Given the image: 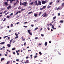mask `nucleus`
<instances>
[{
    "instance_id": "57",
    "label": "nucleus",
    "mask_w": 64,
    "mask_h": 64,
    "mask_svg": "<svg viewBox=\"0 0 64 64\" xmlns=\"http://www.w3.org/2000/svg\"><path fill=\"white\" fill-rule=\"evenodd\" d=\"M31 26L32 27H34V26L33 25H31Z\"/></svg>"
},
{
    "instance_id": "23",
    "label": "nucleus",
    "mask_w": 64,
    "mask_h": 64,
    "mask_svg": "<svg viewBox=\"0 0 64 64\" xmlns=\"http://www.w3.org/2000/svg\"><path fill=\"white\" fill-rule=\"evenodd\" d=\"M14 39H13L12 40H11L10 41V43H12V41H13V40Z\"/></svg>"
},
{
    "instance_id": "10",
    "label": "nucleus",
    "mask_w": 64,
    "mask_h": 64,
    "mask_svg": "<svg viewBox=\"0 0 64 64\" xmlns=\"http://www.w3.org/2000/svg\"><path fill=\"white\" fill-rule=\"evenodd\" d=\"M11 44H7V47H10L11 46Z\"/></svg>"
},
{
    "instance_id": "31",
    "label": "nucleus",
    "mask_w": 64,
    "mask_h": 64,
    "mask_svg": "<svg viewBox=\"0 0 64 64\" xmlns=\"http://www.w3.org/2000/svg\"><path fill=\"white\" fill-rule=\"evenodd\" d=\"M14 6H16L17 5V4L16 3H14Z\"/></svg>"
},
{
    "instance_id": "9",
    "label": "nucleus",
    "mask_w": 64,
    "mask_h": 64,
    "mask_svg": "<svg viewBox=\"0 0 64 64\" xmlns=\"http://www.w3.org/2000/svg\"><path fill=\"white\" fill-rule=\"evenodd\" d=\"M62 9V7H61L60 8V7H58V8H57V9H56V10H60H60H61Z\"/></svg>"
},
{
    "instance_id": "30",
    "label": "nucleus",
    "mask_w": 64,
    "mask_h": 64,
    "mask_svg": "<svg viewBox=\"0 0 64 64\" xmlns=\"http://www.w3.org/2000/svg\"><path fill=\"white\" fill-rule=\"evenodd\" d=\"M38 29V28H36L34 29V31H35L36 30H37Z\"/></svg>"
},
{
    "instance_id": "14",
    "label": "nucleus",
    "mask_w": 64,
    "mask_h": 64,
    "mask_svg": "<svg viewBox=\"0 0 64 64\" xmlns=\"http://www.w3.org/2000/svg\"><path fill=\"white\" fill-rule=\"evenodd\" d=\"M34 16L35 17H37V16H38V15L37 14H34Z\"/></svg>"
},
{
    "instance_id": "37",
    "label": "nucleus",
    "mask_w": 64,
    "mask_h": 64,
    "mask_svg": "<svg viewBox=\"0 0 64 64\" xmlns=\"http://www.w3.org/2000/svg\"><path fill=\"white\" fill-rule=\"evenodd\" d=\"M17 38H18V36H16L15 37V39H16Z\"/></svg>"
},
{
    "instance_id": "39",
    "label": "nucleus",
    "mask_w": 64,
    "mask_h": 64,
    "mask_svg": "<svg viewBox=\"0 0 64 64\" xmlns=\"http://www.w3.org/2000/svg\"><path fill=\"white\" fill-rule=\"evenodd\" d=\"M13 24H12L11 25V27H13Z\"/></svg>"
},
{
    "instance_id": "58",
    "label": "nucleus",
    "mask_w": 64,
    "mask_h": 64,
    "mask_svg": "<svg viewBox=\"0 0 64 64\" xmlns=\"http://www.w3.org/2000/svg\"><path fill=\"white\" fill-rule=\"evenodd\" d=\"M60 13H58V16H60Z\"/></svg>"
},
{
    "instance_id": "64",
    "label": "nucleus",
    "mask_w": 64,
    "mask_h": 64,
    "mask_svg": "<svg viewBox=\"0 0 64 64\" xmlns=\"http://www.w3.org/2000/svg\"><path fill=\"white\" fill-rule=\"evenodd\" d=\"M10 27V26H7L8 28H9Z\"/></svg>"
},
{
    "instance_id": "26",
    "label": "nucleus",
    "mask_w": 64,
    "mask_h": 64,
    "mask_svg": "<svg viewBox=\"0 0 64 64\" xmlns=\"http://www.w3.org/2000/svg\"><path fill=\"white\" fill-rule=\"evenodd\" d=\"M16 49V48H12V51H14V50H15Z\"/></svg>"
},
{
    "instance_id": "13",
    "label": "nucleus",
    "mask_w": 64,
    "mask_h": 64,
    "mask_svg": "<svg viewBox=\"0 0 64 64\" xmlns=\"http://www.w3.org/2000/svg\"><path fill=\"white\" fill-rule=\"evenodd\" d=\"M8 9H11V6H9L7 8Z\"/></svg>"
},
{
    "instance_id": "63",
    "label": "nucleus",
    "mask_w": 64,
    "mask_h": 64,
    "mask_svg": "<svg viewBox=\"0 0 64 64\" xmlns=\"http://www.w3.org/2000/svg\"><path fill=\"white\" fill-rule=\"evenodd\" d=\"M23 41H25V39H22Z\"/></svg>"
},
{
    "instance_id": "4",
    "label": "nucleus",
    "mask_w": 64,
    "mask_h": 64,
    "mask_svg": "<svg viewBox=\"0 0 64 64\" xmlns=\"http://www.w3.org/2000/svg\"><path fill=\"white\" fill-rule=\"evenodd\" d=\"M46 8V6H44L43 7V8H41L40 9V10H43V9H44Z\"/></svg>"
},
{
    "instance_id": "38",
    "label": "nucleus",
    "mask_w": 64,
    "mask_h": 64,
    "mask_svg": "<svg viewBox=\"0 0 64 64\" xmlns=\"http://www.w3.org/2000/svg\"><path fill=\"white\" fill-rule=\"evenodd\" d=\"M37 56H34V58H37Z\"/></svg>"
},
{
    "instance_id": "53",
    "label": "nucleus",
    "mask_w": 64,
    "mask_h": 64,
    "mask_svg": "<svg viewBox=\"0 0 64 64\" xmlns=\"http://www.w3.org/2000/svg\"><path fill=\"white\" fill-rule=\"evenodd\" d=\"M26 23H28V22H24L25 24H26Z\"/></svg>"
},
{
    "instance_id": "33",
    "label": "nucleus",
    "mask_w": 64,
    "mask_h": 64,
    "mask_svg": "<svg viewBox=\"0 0 64 64\" xmlns=\"http://www.w3.org/2000/svg\"><path fill=\"white\" fill-rule=\"evenodd\" d=\"M57 1L58 2V3H59V2H60V0H57Z\"/></svg>"
},
{
    "instance_id": "51",
    "label": "nucleus",
    "mask_w": 64,
    "mask_h": 64,
    "mask_svg": "<svg viewBox=\"0 0 64 64\" xmlns=\"http://www.w3.org/2000/svg\"><path fill=\"white\" fill-rule=\"evenodd\" d=\"M48 30H50V28H48Z\"/></svg>"
},
{
    "instance_id": "62",
    "label": "nucleus",
    "mask_w": 64,
    "mask_h": 64,
    "mask_svg": "<svg viewBox=\"0 0 64 64\" xmlns=\"http://www.w3.org/2000/svg\"><path fill=\"white\" fill-rule=\"evenodd\" d=\"M50 26H52V24L50 23Z\"/></svg>"
},
{
    "instance_id": "55",
    "label": "nucleus",
    "mask_w": 64,
    "mask_h": 64,
    "mask_svg": "<svg viewBox=\"0 0 64 64\" xmlns=\"http://www.w3.org/2000/svg\"><path fill=\"white\" fill-rule=\"evenodd\" d=\"M13 15V13H12L11 14H10V16H12V15Z\"/></svg>"
},
{
    "instance_id": "41",
    "label": "nucleus",
    "mask_w": 64,
    "mask_h": 64,
    "mask_svg": "<svg viewBox=\"0 0 64 64\" xmlns=\"http://www.w3.org/2000/svg\"><path fill=\"white\" fill-rule=\"evenodd\" d=\"M16 52V53H18V52H20V50H18V51H17Z\"/></svg>"
},
{
    "instance_id": "48",
    "label": "nucleus",
    "mask_w": 64,
    "mask_h": 64,
    "mask_svg": "<svg viewBox=\"0 0 64 64\" xmlns=\"http://www.w3.org/2000/svg\"><path fill=\"white\" fill-rule=\"evenodd\" d=\"M24 10H25L22 9V10H21V11H24Z\"/></svg>"
},
{
    "instance_id": "59",
    "label": "nucleus",
    "mask_w": 64,
    "mask_h": 64,
    "mask_svg": "<svg viewBox=\"0 0 64 64\" xmlns=\"http://www.w3.org/2000/svg\"><path fill=\"white\" fill-rule=\"evenodd\" d=\"M7 12V10L5 12H4V13H6Z\"/></svg>"
},
{
    "instance_id": "2",
    "label": "nucleus",
    "mask_w": 64,
    "mask_h": 64,
    "mask_svg": "<svg viewBox=\"0 0 64 64\" xmlns=\"http://www.w3.org/2000/svg\"><path fill=\"white\" fill-rule=\"evenodd\" d=\"M47 16V14L46 12L44 13L42 15V16L43 17H46Z\"/></svg>"
},
{
    "instance_id": "47",
    "label": "nucleus",
    "mask_w": 64,
    "mask_h": 64,
    "mask_svg": "<svg viewBox=\"0 0 64 64\" xmlns=\"http://www.w3.org/2000/svg\"><path fill=\"white\" fill-rule=\"evenodd\" d=\"M15 41L13 40V42H12L13 43H15Z\"/></svg>"
},
{
    "instance_id": "44",
    "label": "nucleus",
    "mask_w": 64,
    "mask_h": 64,
    "mask_svg": "<svg viewBox=\"0 0 64 64\" xmlns=\"http://www.w3.org/2000/svg\"><path fill=\"white\" fill-rule=\"evenodd\" d=\"M35 39H38V37H36L35 38Z\"/></svg>"
},
{
    "instance_id": "35",
    "label": "nucleus",
    "mask_w": 64,
    "mask_h": 64,
    "mask_svg": "<svg viewBox=\"0 0 64 64\" xmlns=\"http://www.w3.org/2000/svg\"><path fill=\"white\" fill-rule=\"evenodd\" d=\"M18 9L19 10H20V9H21V7L20 6H19V7H18Z\"/></svg>"
},
{
    "instance_id": "18",
    "label": "nucleus",
    "mask_w": 64,
    "mask_h": 64,
    "mask_svg": "<svg viewBox=\"0 0 64 64\" xmlns=\"http://www.w3.org/2000/svg\"><path fill=\"white\" fill-rule=\"evenodd\" d=\"M64 22L63 20H60V23H63Z\"/></svg>"
},
{
    "instance_id": "54",
    "label": "nucleus",
    "mask_w": 64,
    "mask_h": 64,
    "mask_svg": "<svg viewBox=\"0 0 64 64\" xmlns=\"http://www.w3.org/2000/svg\"><path fill=\"white\" fill-rule=\"evenodd\" d=\"M19 59H17L16 60V61L17 62H18V61H19Z\"/></svg>"
},
{
    "instance_id": "49",
    "label": "nucleus",
    "mask_w": 64,
    "mask_h": 64,
    "mask_svg": "<svg viewBox=\"0 0 64 64\" xmlns=\"http://www.w3.org/2000/svg\"><path fill=\"white\" fill-rule=\"evenodd\" d=\"M57 9V8H55V10H56Z\"/></svg>"
},
{
    "instance_id": "60",
    "label": "nucleus",
    "mask_w": 64,
    "mask_h": 64,
    "mask_svg": "<svg viewBox=\"0 0 64 64\" xmlns=\"http://www.w3.org/2000/svg\"><path fill=\"white\" fill-rule=\"evenodd\" d=\"M13 54H14V55H15L16 53H15V52H13Z\"/></svg>"
},
{
    "instance_id": "21",
    "label": "nucleus",
    "mask_w": 64,
    "mask_h": 64,
    "mask_svg": "<svg viewBox=\"0 0 64 64\" xmlns=\"http://www.w3.org/2000/svg\"><path fill=\"white\" fill-rule=\"evenodd\" d=\"M30 5H33V4H34V3H33V2H32L31 3H30Z\"/></svg>"
},
{
    "instance_id": "5",
    "label": "nucleus",
    "mask_w": 64,
    "mask_h": 64,
    "mask_svg": "<svg viewBox=\"0 0 64 64\" xmlns=\"http://www.w3.org/2000/svg\"><path fill=\"white\" fill-rule=\"evenodd\" d=\"M35 5H36V6H38V2L37 1V0H36L35 1Z\"/></svg>"
},
{
    "instance_id": "25",
    "label": "nucleus",
    "mask_w": 64,
    "mask_h": 64,
    "mask_svg": "<svg viewBox=\"0 0 64 64\" xmlns=\"http://www.w3.org/2000/svg\"><path fill=\"white\" fill-rule=\"evenodd\" d=\"M56 18V17L55 16L53 18V20H55V19Z\"/></svg>"
},
{
    "instance_id": "29",
    "label": "nucleus",
    "mask_w": 64,
    "mask_h": 64,
    "mask_svg": "<svg viewBox=\"0 0 64 64\" xmlns=\"http://www.w3.org/2000/svg\"><path fill=\"white\" fill-rule=\"evenodd\" d=\"M53 4V3L52 2H51L50 3V5H51Z\"/></svg>"
},
{
    "instance_id": "24",
    "label": "nucleus",
    "mask_w": 64,
    "mask_h": 64,
    "mask_svg": "<svg viewBox=\"0 0 64 64\" xmlns=\"http://www.w3.org/2000/svg\"><path fill=\"white\" fill-rule=\"evenodd\" d=\"M15 35L16 36H18V34H17L16 33H15Z\"/></svg>"
},
{
    "instance_id": "8",
    "label": "nucleus",
    "mask_w": 64,
    "mask_h": 64,
    "mask_svg": "<svg viewBox=\"0 0 64 64\" xmlns=\"http://www.w3.org/2000/svg\"><path fill=\"white\" fill-rule=\"evenodd\" d=\"M38 6H39V5H41V2L39 1L38 2Z\"/></svg>"
},
{
    "instance_id": "46",
    "label": "nucleus",
    "mask_w": 64,
    "mask_h": 64,
    "mask_svg": "<svg viewBox=\"0 0 64 64\" xmlns=\"http://www.w3.org/2000/svg\"><path fill=\"white\" fill-rule=\"evenodd\" d=\"M41 45H42V44H39L38 45V46H41Z\"/></svg>"
},
{
    "instance_id": "34",
    "label": "nucleus",
    "mask_w": 64,
    "mask_h": 64,
    "mask_svg": "<svg viewBox=\"0 0 64 64\" xmlns=\"http://www.w3.org/2000/svg\"><path fill=\"white\" fill-rule=\"evenodd\" d=\"M39 54L40 55H42V53H41V52H39Z\"/></svg>"
},
{
    "instance_id": "27",
    "label": "nucleus",
    "mask_w": 64,
    "mask_h": 64,
    "mask_svg": "<svg viewBox=\"0 0 64 64\" xmlns=\"http://www.w3.org/2000/svg\"><path fill=\"white\" fill-rule=\"evenodd\" d=\"M64 4H62V8H63V7H64Z\"/></svg>"
},
{
    "instance_id": "20",
    "label": "nucleus",
    "mask_w": 64,
    "mask_h": 64,
    "mask_svg": "<svg viewBox=\"0 0 64 64\" xmlns=\"http://www.w3.org/2000/svg\"><path fill=\"white\" fill-rule=\"evenodd\" d=\"M45 45L46 46L47 45V42H46L45 44Z\"/></svg>"
},
{
    "instance_id": "32",
    "label": "nucleus",
    "mask_w": 64,
    "mask_h": 64,
    "mask_svg": "<svg viewBox=\"0 0 64 64\" xmlns=\"http://www.w3.org/2000/svg\"><path fill=\"white\" fill-rule=\"evenodd\" d=\"M51 6H48L47 7V8H48V9H49V8H51Z\"/></svg>"
},
{
    "instance_id": "50",
    "label": "nucleus",
    "mask_w": 64,
    "mask_h": 64,
    "mask_svg": "<svg viewBox=\"0 0 64 64\" xmlns=\"http://www.w3.org/2000/svg\"><path fill=\"white\" fill-rule=\"evenodd\" d=\"M17 53V55H19V53H18V52H16Z\"/></svg>"
},
{
    "instance_id": "52",
    "label": "nucleus",
    "mask_w": 64,
    "mask_h": 64,
    "mask_svg": "<svg viewBox=\"0 0 64 64\" xmlns=\"http://www.w3.org/2000/svg\"><path fill=\"white\" fill-rule=\"evenodd\" d=\"M7 18H10L9 16H7Z\"/></svg>"
},
{
    "instance_id": "16",
    "label": "nucleus",
    "mask_w": 64,
    "mask_h": 64,
    "mask_svg": "<svg viewBox=\"0 0 64 64\" xmlns=\"http://www.w3.org/2000/svg\"><path fill=\"white\" fill-rule=\"evenodd\" d=\"M5 44V42H1L0 44H1V45H2V44Z\"/></svg>"
},
{
    "instance_id": "17",
    "label": "nucleus",
    "mask_w": 64,
    "mask_h": 64,
    "mask_svg": "<svg viewBox=\"0 0 64 64\" xmlns=\"http://www.w3.org/2000/svg\"><path fill=\"white\" fill-rule=\"evenodd\" d=\"M41 14H42V12H40L39 14H38V16H40V15H41Z\"/></svg>"
},
{
    "instance_id": "6",
    "label": "nucleus",
    "mask_w": 64,
    "mask_h": 64,
    "mask_svg": "<svg viewBox=\"0 0 64 64\" xmlns=\"http://www.w3.org/2000/svg\"><path fill=\"white\" fill-rule=\"evenodd\" d=\"M4 4L5 5V6H8V2H6L4 3Z\"/></svg>"
},
{
    "instance_id": "3",
    "label": "nucleus",
    "mask_w": 64,
    "mask_h": 64,
    "mask_svg": "<svg viewBox=\"0 0 64 64\" xmlns=\"http://www.w3.org/2000/svg\"><path fill=\"white\" fill-rule=\"evenodd\" d=\"M31 30H28V32L30 35H32V33H31Z\"/></svg>"
},
{
    "instance_id": "61",
    "label": "nucleus",
    "mask_w": 64,
    "mask_h": 64,
    "mask_svg": "<svg viewBox=\"0 0 64 64\" xmlns=\"http://www.w3.org/2000/svg\"><path fill=\"white\" fill-rule=\"evenodd\" d=\"M41 35L42 36V37H43L44 36V35L42 34H41Z\"/></svg>"
},
{
    "instance_id": "36",
    "label": "nucleus",
    "mask_w": 64,
    "mask_h": 64,
    "mask_svg": "<svg viewBox=\"0 0 64 64\" xmlns=\"http://www.w3.org/2000/svg\"><path fill=\"white\" fill-rule=\"evenodd\" d=\"M16 3H19V0H16Z\"/></svg>"
},
{
    "instance_id": "43",
    "label": "nucleus",
    "mask_w": 64,
    "mask_h": 64,
    "mask_svg": "<svg viewBox=\"0 0 64 64\" xmlns=\"http://www.w3.org/2000/svg\"><path fill=\"white\" fill-rule=\"evenodd\" d=\"M24 27H25V28H27L28 27V26H24Z\"/></svg>"
},
{
    "instance_id": "45",
    "label": "nucleus",
    "mask_w": 64,
    "mask_h": 64,
    "mask_svg": "<svg viewBox=\"0 0 64 64\" xmlns=\"http://www.w3.org/2000/svg\"><path fill=\"white\" fill-rule=\"evenodd\" d=\"M52 28L53 29L54 28V26L53 25H52Z\"/></svg>"
},
{
    "instance_id": "22",
    "label": "nucleus",
    "mask_w": 64,
    "mask_h": 64,
    "mask_svg": "<svg viewBox=\"0 0 64 64\" xmlns=\"http://www.w3.org/2000/svg\"><path fill=\"white\" fill-rule=\"evenodd\" d=\"M33 13V12H30L28 13V14L29 15H30V14H31V13Z\"/></svg>"
},
{
    "instance_id": "42",
    "label": "nucleus",
    "mask_w": 64,
    "mask_h": 64,
    "mask_svg": "<svg viewBox=\"0 0 64 64\" xmlns=\"http://www.w3.org/2000/svg\"><path fill=\"white\" fill-rule=\"evenodd\" d=\"M26 42H25L24 43V46H25V45H26Z\"/></svg>"
},
{
    "instance_id": "15",
    "label": "nucleus",
    "mask_w": 64,
    "mask_h": 64,
    "mask_svg": "<svg viewBox=\"0 0 64 64\" xmlns=\"http://www.w3.org/2000/svg\"><path fill=\"white\" fill-rule=\"evenodd\" d=\"M5 59V58H2L1 60V61L2 62L3 61V60H4Z\"/></svg>"
},
{
    "instance_id": "28",
    "label": "nucleus",
    "mask_w": 64,
    "mask_h": 64,
    "mask_svg": "<svg viewBox=\"0 0 64 64\" xmlns=\"http://www.w3.org/2000/svg\"><path fill=\"white\" fill-rule=\"evenodd\" d=\"M8 37V36H5V37H4V39H5V38H6V37Z\"/></svg>"
},
{
    "instance_id": "11",
    "label": "nucleus",
    "mask_w": 64,
    "mask_h": 64,
    "mask_svg": "<svg viewBox=\"0 0 64 64\" xmlns=\"http://www.w3.org/2000/svg\"><path fill=\"white\" fill-rule=\"evenodd\" d=\"M25 63H29V61L28 60H27L26 61V62H24Z\"/></svg>"
},
{
    "instance_id": "56",
    "label": "nucleus",
    "mask_w": 64,
    "mask_h": 64,
    "mask_svg": "<svg viewBox=\"0 0 64 64\" xmlns=\"http://www.w3.org/2000/svg\"><path fill=\"white\" fill-rule=\"evenodd\" d=\"M31 50H28V52H31Z\"/></svg>"
},
{
    "instance_id": "1",
    "label": "nucleus",
    "mask_w": 64,
    "mask_h": 64,
    "mask_svg": "<svg viewBox=\"0 0 64 64\" xmlns=\"http://www.w3.org/2000/svg\"><path fill=\"white\" fill-rule=\"evenodd\" d=\"M21 4H22V5H24V6H25V7H26L27 6V2H24V3H22V2H20V4H21Z\"/></svg>"
},
{
    "instance_id": "12",
    "label": "nucleus",
    "mask_w": 64,
    "mask_h": 64,
    "mask_svg": "<svg viewBox=\"0 0 64 64\" xmlns=\"http://www.w3.org/2000/svg\"><path fill=\"white\" fill-rule=\"evenodd\" d=\"M10 4H12L13 1V0H10Z\"/></svg>"
},
{
    "instance_id": "40",
    "label": "nucleus",
    "mask_w": 64,
    "mask_h": 64,
    "mask_svg": "<svg viewBox=\"0 0 64 64\" xmlns=\"http://www.w3.org/2000/svg\"><path fill=\"white\" fill-rule=\"evenodd\" d=\"M18 14V12H17L16 14H15V15H17Z\"/></svg>"
},
{
    "instance_id": "19",
    "label": "nucleus",
    "mask_w": 64,
    "mask_h": 64,
    "mask_svg": "<svg viewBox=\"0 0 64 64\" xmlns=\"http://www.w3.org/2000/svg\"><path fill=\"white\" fill-rule=\"evenodd\" d=\"M10 63V61H8L7 62V63L6 64H9V63Z\"/></svg>"
},
{
    "instance_id": "7",
    "label": "nucleus",
    "mask_w": 64,
    "mask_h": 64,
    "mask_svg": "<svg viewBox=\"0 0 64 64\" xmlns=\"http://www.w3.org/2000/svg\"><path fill=\"white\" fill-rule=\"evenodd\" d=\"M46 1H42V4H46Z\"/></svg>"
}]
</instances>
